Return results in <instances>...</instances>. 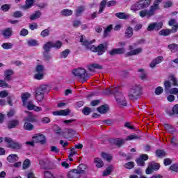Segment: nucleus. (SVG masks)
I'll use <instances>...</instances> for the list:
<instances>
[{
	"label": "nucleus",
	"instance_id": "nucleus-1",
	"mask_svg": "<svg viewBox=\"0 0 178 178\" xmlns=\"http://www.w3.org/2000/svg\"><path fill=\"white\" fill-rule=\"evenodd\" d=\"M79 42H81L82 45L86 47L87 49H90V51H92V52H97V55L99 56L104 55V54H105V51H106V43H102L97 47H95L94 45H92V42H94V40L88 41L84 39V37H83V35L80 37Z\"/></svg>",
	"mask_w": 178,
	"mask_h": 178
},
{
	"label": "nucleus",
	"instance_id": "nucleus-2",
	"mask_svg": "<svg viewBox=\"0 0 178 178\" xmlns=\"http://www.w3.org/2000/svg\"><path fill=\"white\" fill-rule=\"evenodd\" d=\"M104 94L106 95H111V94H113L115 98L117 103L120 105V106H127V102H126V99L123 95L122 92L119 91L118 88H108L104 91Z\"/></svg>",
	"mask_w": 178,
	"mask_h": 178
},
{
	"label": "nucleus",
	"instance_id": "nucleus-3",
	"mask_svg": "<svg viewBox=\"0 0 178 178\" xmlns=\"http://www.w3.org/2000/svg\"><path fill=\"white\" fill-rule=\"evenodd\" d=\"M149 5H151V0H139L131 6L130 10H131L133 13H137L138 10L145 9V8H148Z\"/></svg>",
	"mask_w": 178,
	"mask_h": 178
},
{
	"label": "nucleus",
	"instance_id": "nucleus-4",
	"mask_svg": "<svg viewBox=\"0 0 178 178\" xmlns=\"http://www.w3.org/2000/svg\"><path fill=\"white\" fill-rule=\"evenodd\" d=\"M141 94H143V88L140 85H134L129 90L128 97L129 99H138Z\"/></svg>",
	"mask_w": 178,
	"mask_h": 178
},
{
	"label": "nucleus",
	"instance_id": "nucleus-5",
	"mask_svg": "<svg viewBox=\"0 0 178 178\" xmlns=\"http://www.w3.org/2000/svg\"><path fill=\"white\" fill-rule=\"evenodd\" d=\"M72 74L76 77L81 79V80H83V81H87V79L90 77V75L86 71V69L83 68H77L72 71Z\"/></svg>",
	"mask_w": 178,
	"mask_h": 178
},
{
	"label": "nucleus",
	"instance_id": "nucleus-6",
	"mask_svg": "<svg viewBox=\"0 0 178 178\" xmlns=\"http://www.w3.org/2000/svg\"><path fill=\"white\" fill-rule=\"evenodd\" d=\"M48 88V86L42 85L39 88H38L35 92V99L39 102H41L44 99V95H45V92H47Z\"/></svg>",
	"mask_w": 178,
	"mask_h": 178
},
{
	"label": "nucleus",
	"instance_id": "nucleus-7",
	"mask_svg": "<svg viewBox=\"0 0 178 178\" xmlns=\"http://www.w3.org/2000/svg\"><path fill=\"white\" fill-rule=\"evenodd\" d=\"M5 142L8 144V148H11L15 151H19L23 147L22 143L13 140L11 138H5Z\"/></svg>",
	"mask_w": 178,
	"mask_h": 178
},
{
	"label": "nucleus",
	"instance_id": "nucleus-8",
	"mask_svg": "<svg viewBox=\"0 0 178 178\" xmlns=\"http://www.w3.org/2000/svg\"><path fill=\"white\" fill-rule=\"evenodd\" d=\"M158 10L156 6L153 4L149 8V10H143L139 12V15L140 17H145L147 16L148 17H151V16H154L155 15V11Z\"/></svg>",
	"mask_w": 178,
	"mask_h": 178
},
{
	"label": "nucleus",
	"instance_id": "nucleus-9",
	"mask_svg": "<svg viewBox=\"0 0 178 178\" xmlns=\"http://www.w3.org/2000/svg\"><path fill=\"white\" fill-rule=\"evenodd\" d=\"M45 70V67L42 65H38L35 67L36 74L34 76L35 80H42L44 79V71Z\"/></svg>",
	"mask_w": 178,
	"mask_h": 178
},
{
	"label": "nucleus",
	"instance_id": "nucleus-10",
	"mask_svg": "<svg viewBox=\"0 0 178 178\" xmlns=\"http://www.w3.org/2000/svg\"><path fill=\"white\" fill-rule=\"evenodd\" d=\"M163 27V23L162 22H153L149 24L147 28V31H159Z\"/></svg>",
	"mask_w": 178,
	"mask_h": 178
},
{
	"label": "nucleus",
	"instance_id": "nucleus-11",
	"mask_svg": "<svg viewBox=\"0 0 178 178\" xmlns=\"http://www.w3.org/2000/svg\"><path fill=\"white\" fill-rule=\"evenodd\" d=\"M129 49L130 51H128L125 54V56H135L136 55H140L143 52V48L138 47L134 49L133 46H129Z\"/></svg>",
	"mask_w": 178,
	"mask_h": 178
},
{
	"label": "nucleus",
	"instance_id": "nucleus-12",
	"mask_svg": "<svg viewBox=\"0 0 178 178\" xmlns=\"http://www.w3.org/2000/svg\"><path fill=\"white\" fill-rule=\"evenodd\" d=\"M159 163H151L149 164L148 168L146 169V175H151L154 172V170H159Z\"/></svg>",
	"mask_w": 178,
	"mask_h": 178
},
{
	"label": "nucleus",
	"instance_id": "nucleus-13",
	"mask_svg": "<svg viewBox=\"0 0 178 178\" xmlns=\"http://www.w3.org/2000/svg\"><path fill=\"white\" fill-rule=\"evenodd\" d=\"M168 25L169 26H172L171 30L172 31V33H177V30H178V22H177V19H171L169 22H168Z\"/></svg>",
	"mask_w": 178,
	"mask_h": 178
},
{
	"label": "nucleus",
	"instance_id": "nucleus-14",
	"mask_svg": "<svg viewBox=\"0 0 178 178\" xmlns=\"http://www.w3.org/2000/svg\"><path fill=\"white\" fill-rule=\"evenodd\" d=\"M13 33V31H12V28L10 27L6 28V29L1 31V35L6 39L10 38V37H12Z\"/></svg>",
	"mask_w": 178,
	"mask_h": 178
},
{
	"label": "nucleus",
	"instance_id": "nucleus-15",
	"mask_svg": "<svg viewBox=\"0 0 178 178\" xmlns=\"http://www.w3.org/2000/svg\"><path fill=\"white\" fill-rule=\"evenodd\" d=\"M148 159V155L142 154L140 158L136 160L138 166H144L145 165V161Z\"/></svg>",
	"mask_w": 178,
	"mask_h": 178
},
{
	"label": "nucleus",
	"instance_id": "nucleus-16",
	"mask_svg": "<svg viewBox=\"0 0 178 178\" xmlns=\"http://www.w3.org/2000/svg\"><path fill=\"white\" fill-rule=\"evenodd\" d=\"M34 143H41L44 144L45 143V136L41 134H38L33 137Z\"/></svg>",
	"mask_w": 178,
	"mask_h": 178
},
{
	"label": "nucleus",
	"instance_id": "nucleus-17",
	"mask_svg": "<svg viewBox=\"0 0 178 178\" xmlns=\"http://www.w3.org/2000/svg\"><path fill=\"white\" fill-rule=\"evenodd\" d=\"M70 113V110L69 108L53 112L54 116H67Z\"/></svg>",
	"mask_w": 178,
	"mask_h": 178
},
{
	"label": "nucleus",
	"instance_id": "nucleus-18",
	"mask_svg": "<svg viewBox=\"0 0 178 178\" xmlns=\"http://www.w3.org/2000/svg\"><path fill=\"white\" fill-rule=\"evenodd\" d=\"M68 178H80V174L76 169L72 170L67 173Z\"/></svg>",
	"mask_w": 178,
	"mask_h": 178
},
{
	"label": "nucleus",
	"instance_id": "nucleus-19",
	"mask_svg": "<svg viewBox=\"0 0 178 178\" xmlns=\"http://www.w3.org/2000/svg\"><path fill=\"white\" fill-rule=\"evenodd\" d=\"M162 60H163V57H162V56H159V57L156 58L150 63V64H149L150 67H152V68L155 67V66H156V65H159V63H161V62H162Z\"/></svg>",
	"mask_w": 178,
	"mask_h": 178
},
{
	"label": "nucleus",
	"instance_id": "nucleus-20",
	"mask_svg": "<svg viewBox=\"0 0 178 178\" xmlns=\"http://www.w3.org/2000/svg\"><path fill=\"white\" fill-rule=\"evenodd\" d=\"M35 3V0H26L25 5L22 6V9L27 10V9L32 8Z\"/></svg>",
	"mask_w": 178,
	"mask_h": 178
},
{
	"label": "nucleus",
	"instance_id": "nucleus-21",
	"mask_svg": "<svg viewBox=\"0 0 178 178\" xmlns=\"http://www.w3.org/2000/svg\"><path fill=\"white\" fill-rule=\"evenodd\" d=\"M7 161L10 163H15V162H17L19 161V156L17 154H10L7 157Z\"/></svg>",
	"mask_w": 178,
	"mask_h": 178
},
{
	"label": "nucleus",
	"instance_id": "nucleus-22",
	"mask_svg": "<svg viewBox=\"0 0 178 178\" xmlns=\"http://www.w3.org/2000/svg\"><path fill=\"white\" fill-rule=\"evenodd\" d=\"M115 17L118 19H122L123 20H126L127 19H129L130 14H126L124 13H117L115 14Z\"/></svg>",
	"mask_w": 178,
	"mask_h": 178
},
{
	"label": "nucleus",
	"instance_id": "nucleus-23",
	"mask_svg": "<svg viewBox=\"0 0 178 178\" xmlns=\"http://www.w3.org/2000/svg\"><path fill=\"white\" fill-rule=\"evenodd\" d=\"M111 143L115 144L117 147H122V145L124 144V140L122 138H115V139H111Z\"/></svg>",
	"mask_w": 178,
	"mask_h": 178
},
{
	"label": "nucleus",
	"instance_id": "nucleus-24",
	"mask_svg": "<svg viewBox=\"0 0 178 178\" xmlns=\"http://www.w3.org/2000/svg\"><path fill=\"white\" fill-rule=\"evenodd\" d=\"M12 74H13V70H6L4 72V75H5L4 80H6V81H10V80L12 79V77H11Z\"/></svg>",
	"mask_w": 178,
	"mask_h": 178
},
{
	"label": "nucleus",
	"instance_id": "nucleus-25",
	"mask_svg": "<svg viewBox=\"0 0 178 178\" xmlns=\"http://www.w3.org/2000/svg\"><path fill=\"white\" fill-rule=\"evenodd\" d=\"M42 15V13L40 10L35 11V13L30 16V20H37V19H40V17H41Z\"/></svg>",
	"mask_w": 178,
	"mask_h": 178
},
{
	"label": "nucleus",
	"instance_id": "nucleus-26",
	"mask_svg": "<svg viewBox=\"0 0 178 178\" xmlns=\"http://www.w3.org/2000/svg\"><path fill=\"white\" fill-rule=\"evenodd\" d=\"M172 33H173V31H172V29H163V30L160 31L159 32V35H163L164 37H166L168 35H170V34H172Z\"/></svg>",
	"mask_w": 178,
	"mask_h": 178
},
{
	"label": "nucleus",
	"instance_id": "nucleus-27",
	"mask_svg": "<svg viewBox=\"0 0 178 178\" xmlns=\"http://www.w3.org/2000/svg\"><path fill=\"white\" fill-rule=\"evenodd\" d=\"M31 97V95L29 92L22 93L21 98L22 99L23 105H26L29 98Z\"/></svg>",
	"mask_w": 178,
	"mask_h": 178
},
{
	"label": "nucleus",
	"instance_id": "nucleus-28",
	"mask_svg": "<svg viewBox=\"0 0 178 178\" xmlns=\"http://www.w3.org/2000/svg\"><path fill=\"white\" fill-rule=\"evenodd\" d=\"M51 48H53L52 41H49L43 45L44 52H51Z\"/></svg>",
	"mask_w": 178,
	"mask_h": 178
},
{
	"label": "nucleus",
	"instance_id": "nucleus-29",
	"mask_svg": "<svg viewBox=\"0 0 178 178\" xmlns=\"http://www.w3.org/2000/svg\"><path fill=\"white\" fill-rule=\"evenodd\" d=\"M138 72L139 73V78L141 79V80H147V72H145L144 69L140 68L138 70Z\"/></svg>",
	"mask_w": 178,
	"mask_h": 178
},
{
	"label": "nucleus",
	"instance_id": "nucleus-30",
	"mask_svg": "<svg viewBox=\"0 0 178 178\" xmlns=\"http://www.w3.org/2000/svg\"><path fill=\"white\" fill-rule=\"evenodd\" d=\"M86 169H87V165H84V164H80L76 170L78 171V173L81 175H84V173H86Z\"/></svg>",
	"mask_w": 178,
	"mask_h": 178
},
{
	"label": "nucleus",
	"instance_id": "nucleus-31",
	"mask_svg": "<svg viewBox=\"0 0 178 178\" xmlns=\"http://www.w3.org/2000/svg\"><path fill=\"white\" fill-rule=\"evenodd\" d=\"M168 49L173 54L177 52L178 51V44L175 43H172L168 45Z\"/></svg>",
	"mask_w": 178,
	"mask_h": 178
},
{
	"label": "nucleus",
	"instance_id": "nucleus-32",
	"mask_svg": "<svg viewBox=\"0 0 178 178\" xmlns=\"http://www.w3.org/2000/svg\"><path fill=\"white\" fill-rule=\"evenodd\" d=\"M97 111L102 114L106 113L108 111V106L106 105H102L97 108Z\"/></svg>",
	"mask_w": 178,
	"mask_h": 178
},
{
	"label": "nucleus",
	"instance_id": "nucleus-33",
	"mask_svg": "<svg viewBox=\"0 0 178 178\" xmlns=\"http://www.w3.org/2000/svg\"><path fill=\"white\" fill-rule=\"evenodd\" d=\"M26 113H28V116L24 119L25 122H35V118L32 115L31 113L29 111H25Z\"/></svg>",
	"mask_w": 178,
	"mask_h": 178
},
{
	"label": "nucleus",
	"instance_id": "nucleus-34",
	"mask_svg": "<svg viewBox=\"0 0 178 178\" xmlns=\"http://www.w3.org/2000/svg\"><path fill=\"white\" fill-rule=\"evenodd\" d=\"M63 45V43L60 40H57L55 42H52V47L55 48V49H60Z\"/></svg>",
	"mask_w": 178,
	"mask_h": 178
},
{
	"label": "nucleus",
	"instance_id": "nucleus-35",
	"mask_svg": "<svg viewBox=\"0 0 178 178\" xmlns=\"http://www.w3.org/2000/svg\"><path fill=\"white\" fill-rule=\"evenodd\" d=\"M94 163L96 164V168H102L104 166V161L99 158H95L94 159Z\"/></svg>",
	"mask_w": 178,
	"mask_h": 178
},
{
	"label": "nucleus",
	"instance_id": "nucleus-36",
	"mask_svg": "<svg viewBox=\"0 0 178 178\" xmlns=\"http://www.w3.org/2000/svg\"><path fill=\"white\" fill-rule=\"evenodd\" d=\"M125 37L127 38H130V37H133V28L131 26L127 27L125 31Z\"/></svg>",
	"mask_w": 178,
	"mask_h": 178
},
{
	"label": "nucleus",
	"instance_id": "nucleus-37",
	"mask_svg": "<svg viewBox=\"0 0 178 178\" xmlns=\"http://www.w3.org/2000/svg\"><path fill=\"white\" fill-rule=\"evenodd\" d=\"M156 155L158 158H165L166 156V152L162 149H158L156 152Z\"/></svg>",
	"mask_w": 178,
	"mask_h": 178
},
{
	"label": "nucleus",
	"instance_id": "nucleus-38",
	"mask_svg": "<svg viewBox=\"0 0 178 178\" xmlns=\"http://www.w3.org/2000/svg\"><path fill=\"white\" fill-rule=\"evenodd\" d=\"M19 125L18 120H11L8 122V129H15L17 126Z\"/></svg>",
	"mask_w": 178,
	"mask_h": 178
},
{
	"label": "nucleus",
	"instance_id": "nucleus-39",
	"mask_svg": "<svg viewBox=\"0 0 178 178\" xmlns=\"http://www.w3.org/2000/svg\"><path fill=\"white\" fill-rule=\"evenodd\" d=\"M51 34V31L49 29H44L43 31H41L40 35L43 38H45V37H49V35Z\"/></svg>",
	"mask_w": 178,
	"mask_h": 178
},
{
	"label": "nucleus",
	"instance_id": "nucleus-40",
	"mask_svg": "<svg viewBox=\"0 0 178 178\" xmlns=\"http://www.w3.org/2000/svg\"><path fill=\"white\" fill-rule=\"evenodd\" d=\"M24 130H28L29 131H31V130L34 129V126L32 125L31 123L26 122L24 124Z\"/></svg>",
	"mask_w": 178,
	"mask_h": 178
},
{
	"label": "nucleus",
	"instance_id": "nucleus-41",
	"mask_svg": "<svg viewBox=\"0 0 178 178\" xmlns=\"http://www.w3.org/2000/svg\"><path fill=\"white\" fill-rule=\"evenodd\" d=\"M62 16H72L73 15V11L69 9H64L60 12Z\"/></svg>",
	"mask_w": 178,
	"mask_h": 178
},
{
	"label": "nucleus",
	"instance_id": "nucleus-42",
	"mask_svg": "<svg viewBox=\"0 0 178 178\" xmlns=\"http://www.w3.org/2000/svg\"><path fill=\"white\" fill-rule=\"evenodd\" d=\"M140 138H141V137L136 134H133V135H129L127 136L125 141H131V140H140Z\"/></svg>",
	"mask_w": 178,
	"mask_h": 178
},
{
	"label": "nucleus",
	"instance_id": "nucleus-43",
	"mask_svg": "<svg viewBox=\"0 0 178 178\" xmlns=\"http://www.w3.org/2000/svg\"><path fill=\"white\" fill-rule=\"evenodd\" d=\"M106 0H103L101 1L98 13H102V12H104L105 6H106Z\"/></svg>",
	"mask_w": 178,
	"mask_h": 178
},
{
	"label": "nucleus",
	"instance_id": "nucleus-44",
	"mask_svg": "<svg viewBox=\"0 0 178 178\" xmlns=\"http://www.w3.org/2000/svg\"><path fill=\"white\" fill-rule=\"evenodd\" d=\"M1 47L3 49H12L13 48V44L10 42L3 43Z\"/></svg>",
	"mask_w": 178,
	"mask_h": 178
},
{
	"label": "nucleus",
	"instance_id": "nucleus-45",
	"mask_svg": "<svg viewBox=\"0 0 178 178\" xmlns=\"http://www.w3.org/2000/svg\"><path fill=\"white\" fill-rule=\"evenodd\" d=\"M43 56L47 62H49V60L52 59V55L49 54V51H43Z\"/></svg>",
	"mask_w": 178,
	"mask_h": 178
},
{
	"label": "nucleus",
	"instance_id": "nucleus-46",
	"mask_svg": "<svg viewBox=\"0 0 178 178\" xmlns=\"http://www.w3.org/2000/svg\"><path fill=\"white\" fill-rule=\"evenodd\" d=\"M69 54H70V50L65 49L60 54V58H67V56L69 55Z\"/></svg>",
	"mask_w": 178,
	"mask_h": 178
},
{
	"label": "nucleus",
	"instance_id": "nucleus-47",
	"mask_svg": "<svg viewBox=\"0 0 178 178\" xmlns=\"http://www.w3.org/2000/svg\"><path fill=\"white\" fill-rule=\"evenodd\" d=\"M102 156L103 159H106V161H108V162H111L112 161V155L108 154L106 153H102Z\"/></svg>",
	"mask_w": 178,
	"mask_h": 178
},
{
	"label": "nucleus",
	"instance_id": "nucleus-48",
	"mask_svg": "<svg viewBox=\"0 0 178 178\" xmlns=\"http://www.w3.org/2000/svg\"><path fill=\"white\" fill-rule=\"evenodd\" d=\"M27 43L29 47H37L38 45V42H37L36 40L33 39L28 40Z\"/></svg>",
	"mask_w": 178,
	"mask_h": 178
},
{
	"label": "nucleus",
	"instance_id": "nucleus-49",
	"mask_svg": "<svg viewBox=\"0 0 178 178\" xmlns=\"http://www.w3.org/2000/svg\"><path fill=\"white\" fill-rule=\"evenodd\" d=\"M169 80L170 81H172V86H178V84H177V79H176L174 75L170 76H169Z\"/></svg>",
	"mask_w": 178,
	"mask_h": 178
},
{
	"label": "nucleus",
	"instance_id": "nucleus-50",
	"mask_svg": "<svg viewBox=\"0 0 178 178\" xmlns=\"http://www.w3.org/2000/svg\"><path fill=\"white\" fill-rule=\"evenodd\" d=\"M0 87L2 88H10V86L3 80H0Z\"/></svg>",
	"mask_w": 178,
	"mask_h": 178
},
{
	"label": "nucleus",
	"instance_id": "nucleus-51",
	"mask_svg": "<svg viewBox=\"0 0 178 178\" xmlns=\"http://www.w3.org/2000/svg\"><path fill=\"white\" fill-rule=\"evenodd\" d=\"M112 29H113L112 25H110L106 28V29L104 30V37H107L109 35V33L112 31Z\"/></svg>",
	"mask_w": 178,
	"mask_h": 178
},
{
	"label": "nucleus",
	"instance_id": "nucleus-52",
	"mask_svg": "<svg viewBox=\"0 0 178 178\" xmlns=\"http://www.w3.org/2000/svg\"><path fill=\"white\" fill-rule=\"evenodd\" d=\"M84 12V7L83 6H79L78 8L76 10V16L79 17Z\"/></svg>",
	"mask_w": 178,
	"mask_h": 178
},
{
	"label": "nucleus",
	"instance_id": "nucleus-53",
	"mask_svg": "<svg viewBox=\"0 0 178 178\" xmlns=\"http://www.w3.org/2000/svg\"><path fill=\"white\" fill-rule=\"evenodd\" d=\"M10 9V5L9 4H4L1 6V10H3V12H8Z\"/></svg>",
	"mask_w": 178,
	"mask_h": 178
},
{
	"label": "nucleus",
	"instance_id": "nucleus-54",
	"mask_svg": "<svg viewBox=\"0 0 178 178\" xmlns=\"http://www.w3.org/2000/svg\"><path fill=\"white\" fill-rule=\"evenodd\" d=\"M112 172V166L108 167L106 170L103 172V176H108Z\"/></svg>",
	"mask_w": 178,
	"mask_h": 178
},
{
	"label": "nucleus",
	"instance_id": "nucleus-55",
	"mask_svg": "<svg viewBox=\"0 0 178 178\" xmlns=\"http://www.w3.org/2000/svg\"><path fill=\"white\" fill-rule=\"evenodd\" d=\"M30 160L29 159H26L24 163H23V169H27V168H29V166H30Z\"/></svg>",
	"mask_w": 178,
	"mask_h": 178
},
{
	"label": "nucleus",
	"instance_id": "nucleus-56",
	"mask_svg": "<svg viewBox=\"0 0 178 178\" xmlns=\"http://www.w3.org/2000/svg\"><path fill=\"white\" fill-rule=\"evenodd\" d=\"M126 169H133L134 168V162H128L124 165Z\"/></svg>",
	"mask_w": 178,
	"mask_h": 178
},
{
	"label": "nucleus",
	"instance_id": "nucleus-57",
	"mask_svg": "<svg viewBox=\"0 0 178 178\" xmlns=\"http://www.w3.org/2000/svg\"><path fill=\"white\" fill-rule=\"evenodd\" d=\"M163 92V88L161 86H159L155 90V94L156 95H161Z\"/></svg>",
	"mask_w": 178,
	"mask_h": 178
},
{
	"label": "nucleus",
	"instance_id": "nucleus-58",
	"mask_svg": "<svg viewBox=\"0 0 178 178\" xmlns=\"http://www.w3.org/2000/svg\"><path fill=\"white\" fill-rule=\"evenodd\" d=\"M19 35L22 37H26V35H29V31L26 29H22L19 33Z\"/></svg>",
	"mask_w": 178,
	"mask_h": 178
},
{
	"label": "nucleus",
	"instance_id": "nucleus-59",
	"mask_svg": "<svg viewBox=\"0 0 178 178\" xmlns=\"http://www.w3.org/2000/svg\"><path fill=\"white\" fill-rule=\"evenodd\" d=\"M9 95V93L6 90H3L0 92V98H6Z\"/></svg>",
	"mask_w": 178,
	"mask_h": 178
},
{
	"label": "nucleus",
	"instance_id": "nucleus-60",
	"mask_svg": "<svg viewBox=\"0 0 178 178\" xmlns=\"http://www.w3.org/2000/svg\"><path fill=\"white\" fill-rule=\"evenodd\" d=\"M164 87H165V90H169V88L172 87V83H170V81H165L164 82Z\"/></svg>",
	"mask_w": 178,
	"mask_h": 178
},
{
	"label": "nucleus",
	"instance_id": "nucleus-61",
	"mask_svg": "<svg viewBox=\"0 0 178 178\" xmlns=\"http://www.w3.org/2000/svg\"><path fill=\"white\" fill-rule=\"evenodd\" d=\"M171 144H172L174 147H178L177 138H176V137H172L171 139Z\"/></svg>",
	"mask_w": 178,
	"mask_h": 178
},
{
	"label": "nucleus",
	"instance_id": "nucleus-62",
	"mask_svg": "<svg viewBox=\"0 0 178 178\" xmlns=\"http://www.w3.org/2000/svg\"><path fill=\"white\" fill-rule=\"evenodd\" d=\"M84 115H88L89 113H91V109L88 107H86L82 111Z\"/></svg>",
	"mask_w": 178,
	"mask_h": 178
},
{
	"label": "nucleus",
	"instance_id": "nucleus-63",
	"mask_svg": "<svg viewBox=\"0 0 178 178\" xmlns=\"http://www.w3.org/2000/svg\"><path fill=\"white\" fill-rule=\"evenodd\" d=\"M170 170H172V172H178V165L177 164H172L170 167Z\"/></svg>",
	"mask_w": 178,
	"mask_h": 178
},
{
	"label": "nucleus",
	"instance_id": "nucleus-64",
	"mask_svg": "<svg viewBox=\"0 0 178 178\" xmlns=\"http://www.w3.org/2000/svg\"><path fill=\"white\" fill-rule=\"evenodd\" d=\"M169 92L170 94H173L174 95H177L178 93V88H171Z\"/></svg>",
	"mask_w": 178,
	"mask_h": 178
}]
</instances>
